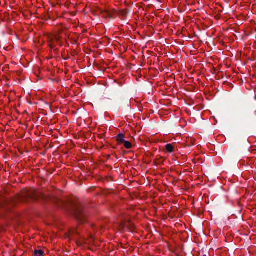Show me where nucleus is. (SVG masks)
<instances>
[{
    "label": "nucleus",
    "mask_w": 256,
    "mask_h": 256,
    "mask_svg": "<svg viewBox=\"0 0 256 256\" xmlns=\"http://www.w3.org/2000/svg\"><path fill=\"white\" fill-rule=\"evenodd\" d=\"M41 196L40 194L38 193L34 189L31 188L29 190H22L16 196V199L19 202H26L30 200H38Z\"/></svg>",
    "instance_id": "f257e3e1"
},
{
    "label": "nucleus",
    "mask_w": 256,
    "mask_h": 256,
    "mask_svg": "<svg viewBox=\"0 0 256 256\" xmlns=\"http://www.w3.org/2000/svg\"><path fill=\"white\" fill-rule=\"evenodd\" d=\"M63 37L55 34L54 32L48 34L46 36V42L48 46L52 49L55 48L57 46H62Z\"/></svg>",
    "instance_id": "f03ea898"
},
{
    "label": "nucleus",
    "mask_w": 256,
    "mask_h": 256,
    "mask_svg": "<svg viewBox=\"0 0 256 256\" xmlns=\"http://www.w3.org/2000/svg\"><path fill=\"white\" fill-rule=\"evenodd\" d=\"M74 215L76 218L82 223L85 221V216L81 206H78L74 210Z\"/></svg>",
    "instance_id": "7ed1b4c3"
},
{
    "label": "nucleus",
    "mask_w": 256,
    "mask_h": 256,
    "mask_svg": "<svg viewBox=\"0 0 256 256\" xmlns=\"http://www.w3.org/2000/svg\"><path fill=\"white\" fill-rule=\"evenodd\" d=\"M56 26L58 29V32H54L55 34H58L62 36V35H67L68 30L62 24H58Z\"/></svg>",
    "instance_id": "20e7f679"
},
{
    "label": "nucleus",
    "mask_w": 256,
    "mask_h": 256,
    "mask_svg": "<svg viewBox=\"0 0 256 256\" xmlns=\"http://www.w3.org/2000/svg\"><path fill=\"white\" fill-rule=\"evenodd\" d=\"M120 226L122 230L128 229L130 232H132L134 228V224L130 221L129 220L126 221H122Z\"/></svg>",
    "instance_id": "39448f33"
},
{
    "label": "nucleus",
    "mask_w": 256,
    "mask_h": 256,
    "mask_svg": "<svg viewBox=\"0 0 256 256\" xmlns=\"http://www.w3.org/2000/svg\"><path fill=\"white\" fill-rule=\"evenodd\" d=\"M94 242V238L92 235H90L88 238L86 239L85 238H82V240H80L77 242V244L78 246H82L84 244H92Z\"/></svg>",
    "instance_id": "423d86ee"
},
{
    "label": "nucleus",
    "mask_w": 256,
    "mask_h": 256,
    "mask_svg": "<svg viewBox=\"0 0 256 256\" xmlns=\"http://www.w3.org/2000/svg\"><path fill=\"white\" fill-rule=\"evenodd\" d=\"M128 11L126 9L116 10V14L119 16L122 20L126 18L128 15Z\"/></svg>",
    "instance_id": "0eeeda50"
},
{
    "label": "nucleus",
    "mask_w": 256,
    "mask_h": 256,
    "mask_svg": "<svg viewBox=\"0 0 256 256\" xmlns=\"http://www.w3.org/2000/svg\"><path fill=\"white\" fill-rule=\"evenodd\" d=\"M116 140L119 144L124 143L125 141L124 140V135L122 134H118L116 138Z\"/></svg>",
    "instance_id": "6e6552de"
},
{
    "label": "nucleus",
    "mask_w": 256,
    "mask_h": 256,
    "mask_svg": "<svg viewBox=\"0 0 256 256\" xmlns=\"http://www.w3.org/2000/svg\"><path fill=\"white\" fill-rule=\"evenodd\" d=\"M166 152L172 153L174 151V146L172 144H167L165 146Z\"/></svg>",
    "instance_id": "1a4fd4ad"
},
{
    "label": "nucleus",
    "mask_w": 256,
    "mask_h": 256,
    "mask_svg": "<svg viewBox=\"0 0 256 256\" xmlns=\"http://www.w3.org/2000/svg\"><path fill=\"white\" fill-rule=\"evenodd\" d=\"M44 254V251L40 250H35L34 252V256H42Z\"/></svg>",
    "instance_id": "9d476101"
},
{
    "label": "nucleus",
    "mask_w": 256,
    "mask_h": 256,
    "mask_svg": "<svg viewBox=\"0 0 256 256\" xmlns=\"http://www.w3.org/2000/svg\"><path fill=\"white\" fill-rule=\"evenodd\" d=\"M124 144V146L126 148L130 149L132 147V144L130 142L125 140Z\"/></svg>",
    "instance_id": "9b49d317"
},
{
    "label": "nucleus",
    "mask_w": 256,
    "mask_h": 256,
    "mask_svg": "<svg viewBox=\"0 0 256 256\" xmlns=\"http://www.w3.org/2000/svg\"><path fill=\"white\" fill-rule=\"evenodd\" d=\"M0 207H4V204H0Z\"/></svg>",
    "instance_id": "f8f14e48"
}]
</instances>
